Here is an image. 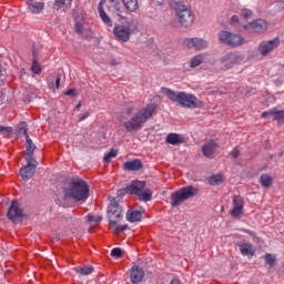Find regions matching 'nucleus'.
Instances as JSON below:
<instances>
[{"instance_id":"1","label":"nucleus","mask_w":284,"mask_h":284,"mask_svg":"<svg viewBox=\"0 0 284 284\" xmlns=\"http://www.w3.org/2000/svg\"><path fill=\"white\" fill-rule=\"evenodd\" d=\"M64 196L73 199L75 203H85L90 196V185L80 178H72L63 186Z\"/></svg>"},{"instance_id":"18","label":"nucleus","mask_w":284,"mask_h":284,"mask_svg":"<svg viewBox=\"0 0 284 284\" xmlns=\"http://www.w3.org/2000/svg\"><path fill=\"white\" fill-rule=\"evenodd\" d=\"M130 278L132 284H139L145 278V271H143V267L134 265L131 268Z\"/></svg>"},{"instance_id":"28","label":"nucleus","mask_w":284,"mask_h":284,"mask_svg":"<svg viewBox=\"0 0 284 284\" xmlns=\"http://www.w3.org/2000/svg\"><path fill=\"white\" fill-rule=\"evenodd\" d=\"M54 8L57 10H61V8H65L68 10L72 8V0H54Z\"/></svg>"},{"instance_id":"27","label":"nucleus","mask_w":284,"mask_h":284,"mask_svg":"<svg viewBox=\"0 0 284 284\" xmlns=\"http://www.w3.org/2000/svg\"><path fill=\"white\" fill-rule=\"evenodd\" d=\"M260 183L262 184V187H272L274 179H272V175L270 174H262L260 178Z\"/></svg>"},{"instance_id":"5","label":"nucleus","mask_w":284,"mask_h":284,"mask_svg":"<svg viewBox=\"0 0 284 284\" xmlns=\"http://www.w3.org/2000/svg\"><path fill=\"white\" fill-rule=\"evenodd\" d=\"M172 7L182 28H190L194 23V12L181 2H174Z\"/></svg>"},{"instance_id":"36","label":"nucleus","mask_w":284,"mask_h":284,"mask_svg":"<svg viewBox=\"0 0 284 284\" xmlns=\"http://www.w3.org/2000/svg\"><path fill=\"white\" fill-rule=\"evenodd\" d=\"M116 154H119V152L114 149H111L110 152H108L103 158L104 163H111L112 159H116Z\"/></svg>"},{"instance_id":"38","label":"nucleus","mask_w":284,"mask_h":284,"mask_svg":"<svg viewBox=\"0 0 284 284\" xmlns=\"http://www.w3.org/2000/svg\"><path fill=\"white\" fill-rule=\"evenodd\" d=\"M274 121L278 122V125H283L284 123V110L277 111L275 109V115H274Z\"/></svg>"},{"instance_id":"12","label":"nucleus","mask_w":284,"mask_h":284,"mask_svg":"<svg viewBox=\"0 0 284 284\" xmlns=\"http://www.w3.org/2000/svg\"><path fill=\"white\" fill-rule=\"evenodd\" d=\"M243 207H245L243 196L233 195V209L230 211L232 219H241L243 216Z\"/></svg>"},{"instance_id":"23","label":"nucleus","mask_w":284,"mask_h":284,"mask_svg":"<svg viewBox=\"0 0 284 284\" xmlns=\"http://www.w3.org/2000/svg\"><path fill=\"white\" fill-rule=\"evenodd\" d=\"M242 256H254V246L250 243H242L239 245Z\"/></svg>"},{"instance_id":"40","label":"nucleus","mask_w":284,"mask_h":284,"mask_svg":"<svg viewBox=\"0 0 284 284\" xmlns=\"http://www.w3.org/2000/svg\"><path fill=\"white\" fill-rule=\"evenodd\" d=\"M111 256H113L114 258H121V256H123V250H121V247L112 248Z\"/></svg>"},{"instance_id":"49","label":"nucleus","mask_w":284,"mask_h":284,"mask_svg":"<svg viewBox=\"0 0 284 284\" xmlns=\"http://www.w3.org/2000/svg\"><path fill=\"white\" fill-rule=\"evenodd\" d=\"M59 88H61V75L55 78V89L59 90Z\"/></svg>"},{"instance_id":"33","label":"nucleus","mask_w":284,"mask_h":284,"mask_svg":"<svg viewBox=\"0 0 284 284\" xmlns=\"http://www.w3.org/2000/svg\"><path fill=\"white\" fill-rule=\"evenodd\" d=\"M42 71H43V67H41V64L39 63V61L37 59H33L32 65H31V72L33 74H41Z\"/></svg>"},{"instance_id":"37","label":"nucleus","mask_w":284,"mask_h":284,"mask_svg":"<svg viewBox=\"0 0 284 284\" xmlns=\"http://www.w3.org/2000/svg\"><path fill=\"white\" fill-rule=\"evenodd\" d=\"M18 134L21 136V134H23V136L27 139L28 135V123L26 122H21L20 124H18Z\"/></svg>"},{"instance_id":"10","label":"nucleus","mask_w":284,"mask_h":284,"mask_svg":"<svg viewBox=\"0 0 284 284\" xmlns=\"http://www.w3.org/2000/svg\"><path fill=\"white\" fill-rule=\"evenodd\" d=\"M281 44V40L278 38H275L273 40L263 41L257 47V52L261 54V57H267L271 52H274L276 48Z\"/></svg>"},{"instance_id":"21","label":"nucleus","mask_w":284,"mask_h":284,"mask_svg":"<svg viewBox=\"0 0 284 284\" xmlns=\"http://www.w3.org/2000/svg\"><path fill=\"white\" fill-rule=\"evenodd\" d=\"M166 143L170 145H181V143H185V139L179 133H169L166 135Z\"/></svg>"},{"instance_id":"24","label":"nucleus","mask_w":284,"mask_h":284,"mask_svg":"<svg viewBox=\"0 0 284 284\" xmlns=\"http://www.w3.org/2000/svg\"><path fill=\"white\" fill-rule=\"evenodd\" d=\"M122 2L129 12H136L139 10V0H122Z\"/></svg>"},{"instance_id":"44","label":"nucleus","mask_w":284,"mask_h":284,"mask_svg":"<svg viewBox=\"0 0 284 284\" xmlns=\"http://www.w3.org/2000/svg\"><path fill=\"white\" fill-rule=\"evenodd\" d=\"M79 94V91L77 89H69L68 91L64 92L65 97H71L74 98Z\"/></svg>"},{"instance_id":"6","label":"nucleus","mask_w":284,"mask_h":284,"mask_svg":"<svg viewBox=\"0 0 284 284\" xmlns=\"http://www.w3.org/2000/svg\"><path fill=\"white\" fill-rule=\"evenodd\" d=\"M106 216L109 219L110 226H116L123 219V209L116 202V199H112L106 210Z\"/></svg>"},{"instance_id":"25","label":"nucleus","mask_w":284,"mask_h":284,"mask_svg":"<svg viewBox=\"0 0 284 284\" xmlns=\"http://www.w3.org/2000/svg\"><path fill=\"white\" fill-rule=\"evenodd\" d=\"M43 2H30L28 3V10H30L32 14H39V12L43 10Z\"/></svg>"},{"instance_id":"8","label":"nucleus","mask_w":284,"mask_h":284,"mask_svg":"<svg viewBox=\"0 0 284 284\" xmlns=\"http://www.w3.org/2000/svg\"><path fill=\"white\" fill-rule=\"evenodd\" d=\"M243 61V57L236 52H230L220 59L221 70H232L234 65H239Z\"/></svg>"},{"instance_id":"42","label":"nucleus","mask_w":284,"mask_h":284,"mask_svg":"<svg viewBox=\"0 0 284 284\" xmlns=\"http://www.w3.org/2000/svg\"><path fill=\"white\" fill-rule=\"evenodd\" d=\"M125 230H128V224L124 225H115V229L113 231V234L119 235L122 232H125Z\"/></svg>"},{"instance_id":"26","label":"nucleus","mask_w":284,"mask_h":284,"mask_svg":"<svg viewBox=\"0 0 284 284\" xmlns=\"http://www.w3.org/2000/svg\"><path fill=\"white\" fill-rule=\"evenodd\" d=\"M99 14L103 23H105V26H108L109 28H112V19H110L108 13H105V10H103V7L101 6V3L99 4Z\"/></svg>"},{"instance_id":"15","label":"nucleus","mask_w":284,"mask_h":284,"mask_svg":"<svg viewBox=\"0 0 284 284\" xmlns=\"http://www.w3.org/2000/svg\"><path fill=\"white\" fill-rule=\"evenodd\" d=\"M184 45L186 48H194V50H205L207 48V41L201 38H186L184 40Z\"/></svg>"},{"instance_id":"54","label":"nucleus","mask_w":284,"mask_h":284,"mask_svg":"<svg viewBox=\"0 0 284 284\" xmlns=\"http://www.w3.org/2000/svg\"><path fill=\"white\" fill-rule=\"evenodd\" d=\"M87 219H88L89 223H92V221H94V216H92V215H88Z\"/></svg>"},{"instance_id":"57","label":"nucleus","mask_w":284,"mask_h":284,"mask_svg":"<svg viewBox=\"0 0 284 284\" xmlns=\"http://www.w3.org/2000/svg\"><path fill=\"white\" fill-rule=\"evenodd\" d=\"M1 72H2V70H1V63H0V77H1Z\"/></svg>"},{"instance_id":"52","label":"nucleus","mask_w":284,"mask_h":284,"mask_svg":"<svg viewBox=\"0 0 284 284\" xmlns=\"http://www.w3.org/2000/svg\"><path fill=\"white\" fill-rule=\"evenodd\" d=\"M134 112V106L126 108V114H132Z\"/></svg>"},{"instance_id":"4","label":"nucleus","mask_w":284,"mask_h":284,"mask_svg":"<svg viewBox=\"0 0 284 284\" xmlns=\"http://www.w3.org/2000/svg\"><path fill=\"white\" fill-rule=\"evenodd\" d=\"M196 194H199V187L193 185L183 186L171 194V206L179 207L181 203L189 201V199H194Z\"/></svg>"},{"instance_id":"30","label":"nucleus","mask_w":284,"mask_h":284,"mask_svg":"<svg viewBox=\"0 0 284 284\" xmlns=\"http://www.w3.org/2000/svg\"><path fill=\"white\" fill-rule=\"evenodd\" d=\"M138 199L140 201H144V203H148V201L152 199V190L150 189H145L144 191L142 190L138 195Z\"/></svg>"},{"instance_id":"20","label":"nucleus","mask_w":284,"mask_h":284,"mask_svg":"<svg viewBox=\"0 0 284 284\" xmlns=\"http://www.w3.org/2000/svg\"><path fill=\"white\" fill-rule=\"evenodd\" d=\"M26 141L27 151H24V159H34V150H37V145L32 142L30 135H27Z\"/></svg>"},{"instance_id":"53","label":"nucleus","mask_w":284,"mask_h":284,"mask_svg":"<svg viewBox=\"0 0 284 284\" xmlns=\"http://www.w3.org/2000/svg\"><path fill=\"white\" fill-rule=\"evenodd\" d=\"M170 284H181V280L179 278H173Z\"/></svg>"},{"instance_id":"56","label":"nucleus","mask_w":284,"mask_h":284,"mask_svg":"<svg viewBox=\"0 0 284 284\" xmlns=\"http://www.w3.org/2000/svg\"><path fill=\"white\" fill-rule=\"evenodd\" d=\"M275 1H277L278 3H284V0H275Z\"/></svg>"},{"instance_id":"32","label":"nucleus","mask_w":284,"mask_h":284,"mask_svg":"<svg viewBox=\"0 0 284 284\" xmlns=\"http://www.w3.org/2000/svg\"><path fill=\"white\" fill-rule=\"evenodd\" d=\"M201 63H203V54H197L191 59L190 68H199Z\"/></svg>"},{"instance_id":"2","label":"nucleus","mask_w":284,"mask_h":284,"mask_svg":"<svg viewBox=\"0 0 284 284\" xmlns=\"http://www.w3.org/2000/svg\"><path fill=\"white\" fill-rule=\"evenodd\" d=\"M163 94L170 99V101H174V103H179L182 108H190L194 110L196 108H203V101L199 100L194 94H190L183 91L175 92L172 89L163 88Z\"/></svg>"},{"instance_id":"48","label":"nucleus","mask_w":284,"mask_h":284,"mask_svg":"<svg viewBox=\"0 0 284 284\" xmlns=\"http://www.w3.org/2000/svg\"><path fill=\"white\" fill-rule=\"evenodd\" d=\"M88 116H90V112L85 111L84 113H81L79 115V121H85V119H88Z\"/></svg>"},{"instance_id":"41","label":"nucleus","mask_w":284,"mask_h":284,"mask_svg":"<svg viewBox=\"0 0 284 284\" xmlns=\"http://www.w3.org/2000/svg\"><path fill=\"white\" fill-rule=\"evenodd\" d=\"M240 14H241V17H243V19H252L253 12H252V10L244 8V9L240 10Z\"/></svg>"},{"instance_id":"17","label":"nucleus","mask_w":284,"mask_h":284,"mask_svg":"<svg viewBox=\"0 0 284 284\" xmlns=\"http://www.w3.org/2000/svg\"><path fill=\"white\" fill-rule=\"evenodd\" d=\"M216 150H219V142L216 140H210L202 146V154L206 156V159H212Z\"/></svg>"},{"instance_id":"55","label":"nucleus","mask_w":284,"mask_h":284,"mask_svg":"<svg viewBox=\"0 0 284 284\" xmlns=\"http://www.w3.org/2000/svg\"><path fill=\"white\" fill-rule=\"evenodd\" d=\"M74 110H81V102H79V103L75 105Z\"/></svg>"},{"instance_id":"47","label":"nucleus","mask_w":284,"mask_h":284,"mask_svg":"<svg viewBox=\"0 0 284 284\" xmlns=\"http://www.w3.org/2000/svg\"><path fill=\"white\" fill-rule=\"evenodd\" d=\"M118 196H125V194H130V192L128 191V186H125L124 189H120L116 192Z\"/></svg>"},{"instance_id":"46","label":"nucleus","mask_w":284,"mask_h":284,"mask_svg":"<svg viewBox=\"0 0 284 284\" xmlns=\"http://www.w3.org/2000/svg\"><path fill=\"white\" fill-rule=\"evenodd\" d=\"M230 155L232 156V159L236 160L239 159V156H241V151L239 150V148H234Z\"/></svg>"},{"instance_id":"16","label":"nucleus","mask_w":284,"mask_h":284,"mask_svg":"<svg viewBox=\"0 0 284 284\" xmlns=\"http://www.w3.org/2000/svg\"><path fill=\"white\" fill-rule=\"evenodd\" d=\"M244 30H251L252 32H265L267 30V21L263 19H257L246 26H244Z\"/></svg>"},{"instance_id":"3","label":"nucleus","mask_w":284,"mask_h":284,"mask_svg":"<svg viewBox=\"0 0 284 284\" xmlns=\"http://www.w3.org/2000/svg\"><path fill=\"white\" fill-rule=\"evenodd\" d=\"M156 112V104L150 103L145 108L141 109L134 116L124 123L126 132H136L143 128L144 123H148V119H152Z\"/></svg>"},{"instance_id":"19","label":"nucleus","mask_w":284,"mask_h":284,"mask_svg":"<svg viewBox=\"0 0 284 284\" xmlns=\"http://www.w3.org/2000/svg\"><path fill=\"white\" fill-rule=\"evenodd\" d=\"M122 168L125 172H139L140 170H143V162L139 159H134L124 162Z\"/></svg>"},{"instance_id":"50","label":"nucleus","mask_w":284,"mask_h":284,"mask_svg":"<svg viewBox=\"0 0 284 284\" xmlns=\"http://www.w3.org/2000/svg\"><path fill=\"white\" fill-rule=\"evenodd\" d=\"M236 23H239V16H233L231 18V26H236Z\"/></svg>"},{"instance_id":"35","label":"nucleus","mask_w":284,"mask_h":284,"mask_svg":"<svg viewBox=\"0 0 284 284\" xmlns=\"http://www.w3.org/2000/svg\"><path fill=\"white\" fill-rule=\"evenodd\" d=\"M210 185H221L223 183V175L216 174L209 178Z\"/></svg>"},{"instance_id":"7","label":"nucleus","mask_w":284,"mask_h":284,"mask_svg":"<svg viewBox=\"0 0 284 284\" xmlns=\"http://www.w3.org/2000/svg\"><path fill=\"white\" fill-rule=\"evenodd\" d=\"M219 41L224 43V45H229L230 48H239L245 43L243 36L235 34L230 31H221L219 33Z\"/></svg>"},{"instance_id":"39","label":"nucleus","mask_w":284,"mask_h":284,"mask_svg":"<svg viewBox=\"0 0 284 284\" xmlns=\"http://www.w3.org/2000/svg\"><path fill=\"white\" fill-rule=\"evenodd\" d=\"M0 134L3 136H10L12 134V126L0 125Z\"/></svg>"},{"instance_id":"11","label":"nucleus","mask_w":284,"mask_h":284,"mask_svg":"<svg viewBox=\"0 0 284 284\" xmlns=\"http://www.w3.org/2000/svg\"><path fill=\"white\" fill-rule=\"evenodd\" d=\"M113 34L116 37L118 41L128 43V41H130V37H132V29L128 26L118 24L113 29Z\"/></svg>"},{"instance_id":"9","label":"nucleus","mask_w":284,"mask_h":284,"mask_svg":"<svg viewBox=\"0 0 284 284\" xmlns=\"http://www.w3.org/2000/svg\"><path fill=\"white\" fill-rule=\"evenodd\" d=\"M24 159L27 161V165L20 169V176L23 181H30V179H32V176H34L37 172V166L39 165V162H37V159Z\"/></svg>"},{"instance_id":"51","label":"nucleus","mask_w":284,"mask_h":284,"mask_svg":"<svg viewBox=\"0 0 284 284\" xmlns=\"http://www.w3.org/2000/svg\"><path fill=\"white\" fill-rule=\"evenodd\" d=\"M154 6H163L165 3V0H152Z\"/></svg>"},{"instance_id":"29","label":"nucleus","mask_w":284,"mask_h":284,"mask_svg":"<svg viewBox=\"0 0 284 284\" xmlns=\"http://www.w3.org/2000/svg\"><path fill=\"white\" fill-rule=\"evenodd\" d=\"M74 272H77V274H81L82 276H88L90 274H92V272H94V267L92 266H88L84 265L82 267H74Z\"/></svg>"},{"instance_id":"22","label":"nucleus","mask_w":284,"mask_h":284,"mask_svg":"<svg viewBox=\"0 0 284 284\" xmlns=\"http://www.w3.org/2000/svg\"><path fill=\"white\" fill-rule=\"evenodd\" d=\"M141 219H143V213L141 211L129 210L126 212V221H129V223H139Z\"/></svg>"},{"instance_id":"34","label":"nucleus","mask_w":284,"mask_h":284,"mask_svg":"<svg viewBox=\"0 0 284 284\" xmlns=\"http://www.w3.org/2000/svg\"><path fill=\"white\" fill-rule=\"evenodd\" d=\"M111 3H113V8H114V10H115V14H116V17H119L120 18V21H121V19H125V17H123L122 14H121V2H119V0H109Z\"/></svg>"},{"instance_id":"14","label":"nucleus","mask_w":284,"mask_h":284,"mask_svg":"<svg viewBox=\"0 0 284 284\" xmlns=\"http://www.w3.org/2000/svg\"><path fill=\"white\" fill-rule=\"evenodd\" d=\"M146 182L145 181H132L129 185H126V191L129 194L133 196H139L141 192L145 190Z\"/></svg>"},{"instance_id":"43","label":"nucleus","mask_w":284,"mask_h":284,"mask_svg":"<svg viewBox=\"0 0 284 284\" xmlns=\"http://www.w3.org/2000/svg\"><path fill=\"white\" fill-rule=\"evenodd\" d=\"M275 112H276V109H272L270 111H264L261 116H262V119H267V116H273V119H274Z\"/></svg>"},{"instance_id":"45","label":"nucleus","mask_w":284,"mask_h":284,"mask_svg":"<svg viewBox=\"0 0 284 284\" xmlns=\"http://www.w3.org/2000/svg\"><path fill=\"white\" fill-rule=\"evenodd\" d=\"M74 30L78 34H83V24L81 22H77L74 24Z\"/></svg>"},{"instance_id":"31","label":"nucleus","mask_w":284,"mask_h":284,"mask_svg":"<svg viewBox=\"0 0 284 284\" xmlns=\"http://www.w3.org/2000/svg\"><path fill=\"white\" fill-rule=\"evenodd\" d=\"M264 261L266 265H270V267H276V255L266 253L264 255Z\"/></svg>"},{"instance_id":"13","label":"nucleus","mask_w":284,"mask_h":284,"mask_svg":"<svg viewBox=\"0 0 284 284\" xmlns=\"http://www.w3.org/2000/svg\"><path fill=\"white\" fill-rule=\"evenodd\" d=\"M23 216H26L23 209H21L17 201H12L7 213L9 221L14 222L17 219H23Z\"/></svg>"}]
</instances>
